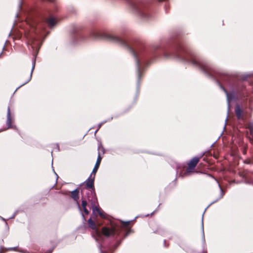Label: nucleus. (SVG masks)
I'll use <instances>...</instances> for the list:
<instances>
[{
	"mask_svg": "<svg viewBox=\"0 0 253 253\" xmlns=\"http://www.w3.org/2000/svg\"><path fill=\"white\" fill-rule=\"evenodd\" d=\"M101 157L100 156V153L98 154V157H97V161H96V164L94 167V168L91 172V173L90 174H92L94 175H96V173L98 169V168L99 167V165H100V164L101 163Z\"/></svg>",
	"mask_w": 253,
	"mask_h": 253,
	"instance_id": "nucleus-5",
	"label": "nucleus"
},
{
	"mask_svg": "<svg viewBox=\"0 0 253 253\" xmlns=\"http://www.w3.org/2000/svg\"><path fill=\"white\" fill-rule=\"evenodd\" d=\"M224 91L226 92V93L227 95H228V93H227V92L225 89H224Z\"/></svg>",
	"mask_w": 253,
	"mask_h": 253,
	"instance_id": "nucleus-17",
	"label": "nucleus"
},
{
	"mask_svg": "<svg viewBox=\"0 0 253 253\" xmlns=\"http://www.w3.org/2000/svg\"><path fill=\"white\" fill-rule=\"evenodd\" d=\"M235 113L238 119L242 118V110L241 107L239 105H237L235 109Z\"/></svg>",
	"mask_w": 253,
	"mask_h": 253,
	"instance_id": "nucleus-9",
	"label": "nucleus"
},
{
	"mask_svg": "<svg viewBox=\"0 0 253 253\" xmlns=\"http://www.w3.org/2000/svg\"><path fill=\"white\" fill-rule=\"evenodd\" d=\"M83 211H84L85 214H88L89 211L87 210L86 208H83Z\"/></svg>",
	"mask_w": 253,
	"mask_h": 253,
	"instance_id": "nucleus-15",
	"label": "nucleus"
},
{
	"mask_svg": "<svg viewBox=\"0 0 253 253\" xmlns=\"http://www.w3.org/2000/svg\"><path fill=\"white\" fill-rule=\"evenodd\" d=\"M72 197L74 200V201H76L78 205L79 206V204L78 202V200L79 199V191L78 189H76L75 190L72 191L71 192Z\"/></svg>",
	"mask_w": 253,
	"mask_h": 253,
	"instance_id": "nucleus-7",
	"label": "nucleus"
},
{
	"mask_svg": "<svg viewBox=\"0 0 253 253\" xmlns=\"http://www.w3.org/2000/svg\"><path fill=\"white\" fill-rule=\"evenodd\" d=\"M204 153L199 156H196L193 158L190 162L188 163L187 168L186 170V172L187 174H191L195 172V169L197 165L199 163L200 159L204 156Z\"/></svg>",
	"mask_w": 253,
	"mask_h": 253,
	"instance_id": "nucleus-1",
	"label": "nucleus"
},
{
	"mask_svg": "<svg viewBox=\"0 0 253 253\" xmlns=\"http://www.w3.org/2000/svg\"><path fill=\"white\" fill-rule=\"evenodd\" d=\"M121 231L119 228L112 227L109 228L107 227H103L102 229V233L104 236L107 237H112L115 235H119Z\"/></svg>",
	"mask_w": 253,
	"mask_h": 253,
	"instance_id": "nucleus-3",
	"label": "nucleus"
},
{
	"mask_svg": "<svg viewBox=\"0 0 253 253\" xmlns=\"http://www.w3.org/2000/svg\"><path fill=\"white\" fill-rule=\"evenodd\" d=\"M95 175L90 174L87 179L83 183L84 187L82 189H95L94 180Z\"/></svg>",
	"mask_w": 253,
	"mask_h": 253,
	"instance_id": "nucleus-4",
	"label": "nucleus"
},
{
	"mask_svg": "<svg viewBox=\"0 0 253 253\" xmlns=\"http://www.w3.org/2000/svg\"><path fill=\"white\" fill-rule=\"evenodd\" d=\"M88 224L90 228L93 230H95V231L97 235L99 234L98 230L96 228V224L95 222L92 220L91 218L88 219Z\"/></svg>",
	"mask_w": 253,
	"mask_h": 253,
	"instance_id": "nucleus-6",
	"label": "nucleus"
},
{
	"mask_svg": "<svg viewBox=\"0 0 253 253\" xmlns=\"http://www.w3.org/2000/svg\"><path fill=\"white\" fill-rule=\"evenodd\" d=\"M16 247H14V248H8L7 249V251H15L16 250Z\"/></svg>",
	"mask_w": 253,
	"mask_h": 253,
	"instance_id": "nucleus-16",
	"label": "nucleus"
},
{
	"mask_svg": "<svg viewBox=\"0 0 253 253\" xmlns=\"http://www.w3.org/2000/svg\"><path fill=\"white\" fill-rule=\"evenodd\" d=\"M129 222L130 221H124L122 222V224L125 226H127L129 224Z\"/></svg>",
	"mask_w": 253,
	"mask_h": 253,
	"instance_id": "nucleus-14",
	"label": "nucleus"
},
{
	"mask_svg": "<svg viewBox=\"0 0 253 253\" xmlns=\"http://www.w3.org/2000/svg\"><path fill=\"white\" fill-rule=\"evenodd\" d=\"M86 200V199H84L82 201V206L83 207V209L86 208V206L87 205V203Z\"/></svg>",
	"mask_w": 253,
	"mask_h": 253,
	"instance_id": "nucleus-11",
	"label": "nucleus"
},
{
	"mask_svg": "<svg viewBox=\"0 0 253 253\" xmlns=\"http://www.w3.org/2000/svg\"><path fill=\"white\" fill-rule=\"evenodd\" d=\"M6 126L7 128H9L11 127V119L9 107H8L7 109Z\"/></svg>",
	"mask_w": 253,
	"mask_h": 253,
	"instance_id": "nucleus-8",
	"label": "nucleus"
},
{
	"mask_svg": "<svg viewBox=\"0 0 253 253\" xmlns=\"http://www.w3.org/2000/svg\"><path fill=\"white\" fill-rule=\"evenodd\" d=\"M47 22L50 26L52 27L55 25L56 20L53 17H50L47 20Z\"/></svg>",
	"mask_w": 253,
	"mask_h": 253,
	"instance_id": "nucleus-10",
	"label": "nucleus"
},
{
	"mask_svg": "<svg viewBox=\"0 0 253 253\" xmlns=\"http://www.w3.org/2000/svg\"><path fill=\"white\" fill-rule=\"evenodd\" d=\"M83 198L94 202L96 200L95 189H82Z\"/></svg>",
	"mask_w": 253,
	"mask_h": 253,
	"instance_id": "nucleus-2",
	"label": "nucleus"
},
{
	"mask_svg": "<svg viewBox=\"0 0 253 253\" xmlns=\"http://www.w3.org/2000/svg\"><path fill=\"white\" fill-rule=\"evenodd\" d=\"M96 211L97 212V213L101 216H103V214L101 212L100 210L99 209V208H98L97 207H95L94 209H93V211Z\"/></svg>",
	"mask_w": 253,
	"mask_h": 253,
	"instance_id": "nucleus-12",
	"label": "nucleus"
},
{
	"mask_svg": "<svg viewBox=\"0 0 253 253\" xmlns=\"http://www.w3.org/2000/svg\"><path fill=\"white\" fill-rule=\"evenodd\" d=\"M35 62H34L33 63V67H32V70H31V73H30V77H29V79H28V81L27 82H29L31 78L32 72H33V70H34V69L35 68Z\"/></svg>",
	"mask_w": 253,
	"mask_h": 253,
	"instance_id": "nucleus-13",
	"label": "nucleus"
}]
</instances>
